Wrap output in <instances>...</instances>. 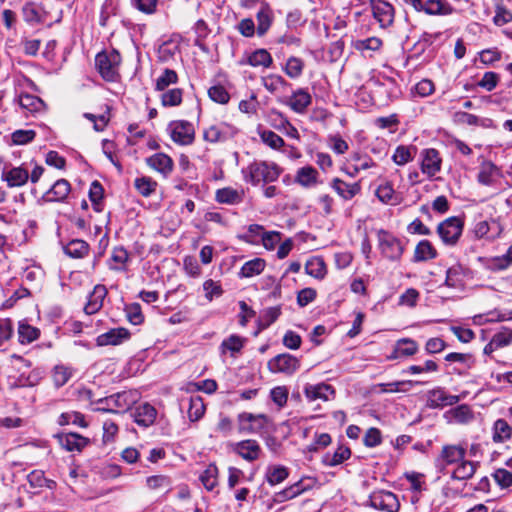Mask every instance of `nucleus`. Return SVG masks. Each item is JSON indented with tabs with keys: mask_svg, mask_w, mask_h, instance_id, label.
<instances>
[{
	"mask_svg": "<svg viewBox=\"0 0 512 512\" xmlns=\"http://www.w3.org/2000/svg\"><path fill=\"white\" fill-rule=\"evenodd\" d=\"M100 404L104 406L99 408L105 412H117V409L126 410L129 408L131 402L128 400L126 392L116 393L99 400Z\"/></svg>",
	"mask_w": 512,
	"mask_h": 512,
	"instance_id": "nucleus-16",
	"label": "nucleus"
},
{
	"mask_svg": "<svg viewBox=\"0 0 512 512\" xmlns=\"http://www.w3.org/2000/svg\"><path fill=\"white\" fill-rule=\"evenodd\" d=\"M19 341L24 343H31L39 337V330L28 324H20L18 328Z\"/></svg>",
	"mask_w": 512,
	"mask_h": 512,
	"instance_id": "nucleus-58",
	"label": "nucleus"
},
{
	"mask_svg": "<svg viewBox=\"0 0 512 512\" xmlns=\"http://www.w3.org/2000/svg\"><path fill=\"white\" fill-rule=\"evenodd\" d=\"M245 338L233 334L228 338L224 339L220 345L221 352L225 354L227 351H230L231 354L239 353L244 347Z\"/></svg>",
	"mask_w": 512,
	"mask_h": 512,
	"instance_id": "nucleus-45",
	"label": "nucleus"
},
{
	"mask_svg": "<svg viewBox=\"0 0 512 512\" xmlns=\"http://www.w3.org/2000/svg\"><path fill=\"white\" fill-rule=\"evenodd\" d=\"M157 410L149 403H143L137 406L132 412L134 421L144 428L151 426L156 419Z\"/></svg>",
	"mask_w": 512,
	"mask_h": 512,
	"instance_id": "nucleus-18",
	"label": "nucleus"
},
{
	"mask_svg": "<svg viewBox=\"0 0 512 512\" xmlns=\"http://www.w3.org/2000/svg\"><path fill=\"white\" fill-rule=\"evenodd\" d=\"M205 413V404L200 396H192L189 401L188 417L190 421H198Z\"/></svg>",
	"mask_w": 512,
	"mask_h": 512,
	"instance_id": "nucleus-49",
	"label": "nucleus"
},
{
	"mask_svg": "<svg viewBox=\"0 0 512 512\" xmlns=\"http://www.w3.org/2000/svg\"><path fill=\"white\" fill-rule=\"evenodd\" d=\"M137 191L144 197H149L156 191L157 182L147 176L138 177L134 181Z\"/></svg>",
	"mask_w": 512,
	"mask_h": 512,
	"instance_id": "nucleus-48",
	"label": "nucleus"
},
{
	"mask_svg": "<svg viewBox=\"0 0 512 512\" xmlns=\"http://www.w3.org/2000/svg\"><path fill=\"white\" fill-rule=\"evenodd\" d=\"M147 165L167 177L173 170V160L167 154L156 153L146 159Z\"/></svg>",
	"mask_w": 512,
	"mask_h": 512,
	"instance_id": "nucleus-22",
	"label": "nucleus"
},
{
	"mask_svg": "<svg viewBox=\"0 0 512 512\" xmlns=\"http://www.w3.org/2000/svg\"><path fill=\"white\" fill-rule=\"evenodd\" d=\"M478 462L462 460L460 464L454 469L451 477L456 480H467L473 477L476 472Z\"/></svg>",
	"mask_w": 512,
	"mask_h": 512,
	"instance_id": "nucleus-30",
	"label": "nucleus"
},
{
	"mask_svg": "<svg viewBox=\"0 0 512 512\" xmlns=\"http://www.w3.org/2000/svg\"><path fill=\"white\" fill-rule=\"evenodd\" d=\"M238 130L231 124L226 122H219L209 126L203 132V138L205 141L210 143L225 142L232 139Z\"/></svg>",
	"mask_w": 512,
	"mask_h": 512,
	"instance_id": "nucleus-7",
	"label": "nucleus"
},
{
	"mask_svg": "<svg viewBox=\"0 0 512 512\" xmlns=\"http://www.w3.org/2000/svg\"><path fill=\"white\" fill-rule=\"evenodd\" d=\"M418 351V344L415 340L410 338H402L397 341L395 347V357L399 356H412Z\"/></svg>",
	"mask_w": 512,
	"mask_h": 512,
	"instance_id": "nucleus-47",
	"label": "nucleus"
},
{
	"mask_svg": "<svg viewBox=\"0 0 512 512\" xmlns=\"http://www.w3.org/2000/svg\"><path fill=\"white\" fill-rule=\"evenodd\" d=\"M209 98L219 104H227L230 95L222 85H214L208 89Z\"/></svg>",
	"mask_w": 512,
	"mask_h": 512,
	"instance_id": "nucleus-60",
	"label": "nucleus"
},
{
	"mask_svg": "<svg viewBox=\"0 0 512 512\" xmlns=\"http://www.w3.org/2000/svg\"><path fill=\"white\" fill-rule=\"evenodd\" d=\"M242 174L245 182L257 186L260 182L270 183L276 181L281 174V170L274 163L254 161L242 169Z\"/></svg>",
	"mask_w": 512,
	"mask_h": 512,
	"instance_id": "nucleus-1",
	"label": "nucleus"
},
{
	"mask_svg": "<svg viewBox=\"0 0 512 512\" xmlns=\"http://www.w3.org/2000/svg\"><path fill=\"white\" fill-rule=\"evenodd\" d=\"M272 63L273 59L271 54L263 48L247 53L239 60L240 65H250L252 67L269 68Z\"/></svg>",
	"mask_w": 512,
	"mask_h": 512,
	"instance_id": "nucleus-13",
	"label": "nucleus"
},
{
	"mask_svg": "<svg viewBox=\"0 0 512 512\" xmlns=\"http://www.w3.org/2000/svg\"><path fill=\"white\" fill-rule=\"evenodd\" d=\"M215 199L221 204L236 205L243 201L244 190H237L231 187L221 188L216 191Z\"/></svg>",
	"mask_w": 512,
	"mask_h": 512,
	"instance_id": "nucleus-26",
	"label": "nucleus"
},
{
	"mask_svg": "<svg viewBox=\"0 0 512 512\" xmlns=\"http://www.w3.org/2000/svg\"><path fill=\"white\" fill-rule=\"evenodd\" d=\"M492 476L501 488H508L512 486V471L499 468L495 470Z\"/></svg>",
	"mask_w": 512,
	"mask_h": 512,
	"instance_id": "nucleus-64",
	"label": "nucleus"
},
{
	"mask_svg": "<svg viewBox=\"0 0 512 512\" xmlns=\"http://www.w3.org/2000/svg\"><path fill=\"white\" fill-rule=\"evenodd\" d=\"M178 81V75L176 71L165 68L162 74L157 78L155 89L157 91L165 90L169 85L175 84Z\"/></svg>",
	"mask_w": 512,
	"mask_h": 512,
	"instance_id": "nucleus-52",
	"label": "nucleus"
},
{
	"mask_svg": "<svg viewBox=\"0 0 512 512\" xmlns=\"http://www.w3.org/2000/svg\"><path fill=\"white\" fill-rule=\"evenodd\" d=\"M257 33L259 36H263L270 28L272 24V11L267 3L261 5L260 10L257 12Z\"/></svg>",
	"mask_w": 512,
	"mask_h": 512,
	"instance_id": "nucleus-33",
	"label": "nucleus"
},
{
	"mask_svg": "<svg viewBox=\"0 0 512 512\" xmlns=\"http://www.w3.org/2000/svg\"><path fill=\"white\" fill-rule=\"evenodd\" d=\"M71 186L66 179L57 180L54 185L44 194L43 198L48 202L63 201L70 193Z\"/></svg>",
	"mask_w": 512,
	"mask_h": 512,
	"instance_id": "nucleus-25",
	"label": "nucleus"
},
{
	"mask_svg": "<svg viewBox=\"0 0 512 512\" xmlns=\"http://www.w3.org/2000/svg\"><path fill=\"white\" fill-rule=\"evenodd\" d=\"M502 232V226L496 219L482 220L475 224L473 228V234L476 238H486L493 240L500 236Z\"/></svg>",
	"mask_w": 512,
	"mask_h": 512,
	"instance_id": "nucleus-12",
	"label": "nucleus"
},
{
	"mask_svg": "<svg viewBox=\"0 0 512 512\" xmlns=\"http://www.w3.org/2000/svg\"><path fill=\"white\" fill-rule=\"evenodd\" d=\"M512 427L504 419H498L493 425V441L502 443L511 438Z\"/></svg>",
	"mask_w": 512,
	"mask_h": 512,
	"instance_id": "nucleus-40",
	"label": "nucleus"
},
{
	"mask_svg": "<svg viewBox=\"0 0 512 512\" xmlns=\"http://www.w3.org/2000/svg\"><path fill=\"white\" fill-rule=\"evenodd\" d=\"M437 252L428 240L420 241L414 252V262H423L436 258Z\"/></svg>",
	"mask_w": 512,
	"mask_h": 512,
	"instance_id": "nucleus-34",
	"label": "nucleus"
},
{
	"mask_svg": "<svg viewBox=\"0 0 512 512\" xmlns=\"http://www.w3.org/2000/svg\"><path fill=\"white\" fill-rule=\"evenodd\" d=\"M304 62L298 57L288 58L284 71L292 79H296L302 75Z\"/></svg>",
	"mask_w": 512,
	"mask_h": 512,
	"instance_id": "nucleus-54",
	"label": "nucleus"
},
{
	"mask_svg": "<svg viewBox=\"0 0 512 512\" xmlns=\"http://www.w3.org/2000/svg\"><path fill=\"white\" fill-rule=\"evenodd\" d=\"M183 91L179 88L170 89L161 95L162 105L165 107L178 106L182 102Z\"/></svg>",
	"mask_w": 512,
	"mask_h": 512,
	"instance_id": "nucleus-55",
	"label": "nucleus"
},
{
	"mask_svg": "<svg viewBox=\"0 0 512 512\" xmlns=\"http://www.w3.org/2000/svg\"><path fill=\"white\" fill-rule=\"evenodd\" d=\"M303 391L309 401H328L335 394L334 388L326 383L306 384Z\"/></svg>",
	"mask_w": 512,
	"mask_h": 512,
	"instance_id": "nucleus-14",
	"label": "nucleus"
},
{
	"mask_svg": "<svg viewBox=\"0 0 512 512\" xmlns=\"http://www.w3.org/2000/svg\"><path fill=\"white\" fill-rule=\"evenodd\" d=\"M372 14L379 23L380 28L386 29L393 25L395 9L392 4L385 0H377L371 6Z\"/></svg>",
	"mask_w": 512,
	"mask_h": 512,
	"instance_id": "nucleus-10",
	"label": "nucleus"
},
{
	"mask_svg": "<svg viewBox=\"0 0 512 512\" xmlns=\"http://www.w3.org/2000/svg\"><path fill=\"white\" fill-rule=\"evenodd\" d=\"M497 171V167L492 162H484L478 173V182L482 185L490 186L493 184V176Z\"/></svg>",
	"mask_w": 512,
	"mask_h": 512,
	"instance_id": "nucleus-51",
	"label": "nucleus"
},
{
	"mask_svg": "<svg viewBox=\"0 0 512 512\" xmlns=\"http://www.w3.org/2000/svg\"><path fill=\"white\" fill-rule=\"evenodd\" d=\"M19 104L22 109L30 113H37L45 108L44 101L38 96L31 94H21L19 96Z\"/></svg>",
	"mask_w": 512,
	"mask_h": 512,
	"instance_id": "nucleus-35",
	"label": "nucleus"
},
{
	"mask_svg": "<svg viewBox=\"0 0 512 512\" xmlns=\"http://www.w3.org/2000/svg\"><path fill=\"white\" fill-rule=\"evenodd\" d=\"M259 135L262 142L272 149H280L282 146H284V140L271 130H263L259 133Z\"/></svg>",
	"mask_w": 512,
	"mask_h": 512,
	"instance_id": "nucleus-59",
	"label": "nucleus"
},
{
	"mask_svg": "<svg viewBox=\"0 0 512 512\" xmlns=\"http://www.w3.org/2000/svg\"><path fill=\"white\" fill-rule=\"evenodd\" d=\"M266 263L264 259L255 258L244 263L240 270V277L250 278L259 275L265 268Z\"/></svg>",
	"mask_w": 512,
	"mask_h": 512,
	"instance_id": "nucleus-41",
	"label": "nucleus"
},
{
	"mask_svg": "<svg viewBox=\"0 0 512 512\" xmlns=\"http://www.w3.org/2000/svg\"><path fill=\"white\" fill-rule=\"evenodd\" d=\"M466 456V448L461 445H444L436 459V465L443 471L448 465L462 461Z\"/></svg>",
	"mask_w": 512,
	"mask_h": 512,
	"instance_id": "nucleus-8",
	"label": "nucleus"
},
{
	"mask_svg": "<svg viewBox=\"0 0 512 512\" xmlns=\"http://www.w3.org/2000/svg\"><path fill=\"white\" fill-rule=\"evenodd\" d=\"M103 187L98 181L92 182L89 189V199L92 202L95 211L100 212L102 210L101 200L103 198Z\"/></svg>",
	"mask_w": 512,
	"mask_h": 512,
	"instance_id": "nucleus-57",
	"label": "nucleus"
},
{
	"mask_svg": "<svg viewBox=\"0 0 512 512\" xmlns=\"http://www.w3.org/2000/svg\"><path fill=\"white\" fill-rule=\"evenodd\" d=\"M369 504L371 507L384 512H398L400 509V502L397 496L385 490L374 491L369 497Z\"/></svg>",
	"mask_w": 512,
	"mask_h": 512,
	"instance_id": "nucleus-5",
	"label": "nucleus"
},
{
	"mask_svg": "<svg viewBox=\"0 0 512 512\" xmlns=\"http://www.w3.org/2000/svg\"><path fill=\"white\" fill-rule=\"evenodd\" d=\"M420 382H415L412 380H404V381H395L390 383H381L379 384V388L381 392H406L408 391L414 384H419Z\"/></svg>",
	"mask_w": 512,
	"mask_h": 512,
	"instance_id": "nucleus-50",
	"label": "nucleus"
},
{
	"mask_svg": "<svg viewBox=\"0 0 512 512\" xmlns=\"http://www.w3.org/2000/svg\"><path fill=\"white\" fill-rule=\"evenodd\" d=\"M107 289L104 285L98 284L89 294L88 302L84 307V311L88 315L97 313L103 306V301L107 296Z\"/></svg>",
	"mask_w": 512,
	"mask_h": 512,
	"instance_id": "nucleus-20",
	"label": "nucleus"
},
{
	"mask_svg": "<svg viewBox=\"0 0 512 512\" xmlns=\"http://www.w3.org/2000/svg\"><path fill=\"white\" fill-rule=\"evenodd\" d=\"M170 136L175 143L189 145L194 141L195 131L188 121H174L169 124Z\"/></svg>",
	"mask_w": 512,
	"mask_h": 512,
	"instance_id": "nucleus-9",
	"label": "nucleus"
},
{
	"mask_svg": "<svg viewBox=\"0 0 512 512\" xmlns=\"http://www.w3.org/2000/svg\"><path fill=\"white\" fill-rule=\"evenodd\" d=\"M379 249L381 254L391 260L398 261L402 257L404 246L401 241L383 229L379 230L377 233Z\"/></svg>",
	"mask_w": 512,
	"mask_h": 512,
	"instance_id": "nucleus-3",
	"label": "nucleus"
},
{
	"mask_svg": "<svg viewBox=\"0 0 512 512\" xmlns=\"http://www.w3.org/2000/svg\"><path fill=\"white\" fill-rule=\"evenodd\" d=\"M299 367V359L288 353L279 354L268 362V369L272 373L292 375L299 369Z\"/></svg>",
	"mask_w": 512,
	"mask_h": 512,
	"instance_id": "nucleus-6",
	"label": "nucleus"
},
{
	"mask_svg": "<svg viewBox=\"0 0 512 512\" xmlns=\"http://www.w3.org/2000/svg\"><path fill=\"white\" fill-rule=\"evenodd\" d=\"M331 186L345 200L352 199L361 189L358 183L349 184L339 178L333 179Z\"/></svg>",
	"mask_w": 512,
	"mask_h": 512,
	"instance_id": "nucleus-28",
	"label": "nucleus"
},
{
	"mask_svg": "<svg viewBox=\"0 0 512 512\" xmlns=\"http://www.w3.org/2000/svg\"><path fill=\"white\" fill-rule=\"evenodd\" d=\"M234 451L247 461L259 458L261 448L256 440L248 439L235 444Z\"/></svg>",
	"mask_w": 512,
	"mask_h": 512,
	"instance_id": "nucleus-23",
	"label": "nucleus"
},
{
	"mask_svg": "<svg viewBox=\"0 0 512 512\" xmlns=\"http://www.w3.org/2000/svg\"><path fill=\"white\" fill-rule=\"evenodd\" d=\"M288 475V469L284 466H269L266 471V480L270 485L274 486L286 480Z\"/></svg>",
	"mask_w": 512,
	"mask_h": 512,
	"instance_id": "nucleus-44",
	"label": "nucleus"
},
{
	"mask_svg": "<svg viewBox=\"0 0 512 512\" xmlns=\"http://www.w3.org/2000/svg\"><path fill=\"white\" fill-rule=\"evenodd\" d=\"M2 179L7 182L9 187H19L24 185L29 179V173L22 167H14L2 173Z\"/></svg>",
	"mask_w": 512,
	"mask_h": 512,
	"instance_id": "nucleus-27",
	"label": "nucleus"
},
{
	"mask_svg": "<svg viewBox=\"0 0 512 512\" xmlns=\"http://www.w3.org/2000/svg\"><path fill=\"white\" fill-rule=\"evenodd\" d=\"M308 489V487L303 485V481H298L294 483L293 485L283 489L282 491L275 494L274 500L276 502H284L290 499H293L303 492H305Z\"/></svg>",
	"mask_w": 512,
	"mask_h": 512,
	"instance_id": "nucleus-37",
	"label": "nucleus"
},
{
	"mask_svg": "<svg viewBox=\"0 0 512 512\" xmlns=\"http://www.w3.org/2000/svg\"><path fill=\"white\" fill-rule=\"evenodd\" d=\"M130 338V332L126 328H114L109 331L100 334L96 343L98 346H107V345H119L125 342Z\"/></svg>",
	"mask_w": 512,
	"mask_h": 512,
	"instance_id": "nucleus-15",
	"label": "nucleus"
},
{
	"mask_svg": "<svg viewBox=\"0 0 512 512\" xmlns=\"http://www.w3.org/2000/svg\"><path fill=\"white\" fill-rule=\"evenodd\" d=\"M351 456V450L347 446H339L334 453H326L323 457V463L326 466L334 467L342 464Z\"/></svg>",
	"mask_w": 512,
	"mask_h": 512,
	"instance_id": "nucleus-31",
	"label": "nucleus"
},
{
	"mask_svg": "<svg viewBox=\"0 0 512 512\" xmlns=\"http://www.w3.org/2000/svg\"><path fill=\"white\" fill-rule=\"evenodd\" d=\"M453 122L458 125H469V126H477L479 125L480 119L478 116L474 114H470L464 111H457L452 116Z\"/></svg>",
	"mask_w": 512,
	"mask_h": 512,
	"instance_id": "nucleus-63",
	"label": "nucleus"
},
{
	"mask_svg": "<svg viewBox=\"0 0 512 512\" xmlns=\"http://www.w3.org/2000/svg\"><path fill=\"white\" fill-rule=\"evenodd\" d=\"M121 61L120 53L112 49L111 51L99 52L95 57V66L105 81L116 82L120 78L119 67Z\"/></svg>",
	"mask_w": 512,
	"mask_h": 512,
	"instance_id": "nucleus-2",
	"label": "nucleus"
},
{
	"mask_svg": "<svg viewBox=\"0 0 512 512\" xmlns=\"http://www.w3.org/2000/svg\"><path fill=\"white\" fill-rule=\"evenodd\" d=\"M318 172L312 166H305L298 169L295 182L303 187H309L317 182Z\"/></svg>",
	"mask_w": 512,
	"mask_h": 512,
	"instance_id": "nucleus-38",
	"label": "nucleus"
},
{
	"mask_svg": "<svg viewBox=\"0 0 512 512\" xmlns=\"http://www.w3.org/2000/svg\"><path fill=\"white\" fill-rule=\"evenodd\" d=\"M60 445L69 452H80L88 443L89 439L77 433L59 434Z\"/></svg>",
	"mask_w": 512,
	"mask_h": 512,
	"instance_id": "nucleus-21",
	"label": "nucleus"
},
{
	"mask_svg": "<svg viewBox=\"0 0 512 512\" xmlns=\"http://www.w3.org/2000/svg\"><path fill=\"white\" fill-rule=\"evenodd\" d=\"M57 423L61 426L73 424L82 428H86L88 423L82 413L77 411L65 412L58 417Z\"/></svg>",
	"mask_w": 512,
	"mask_h": 512,
	"instance_id": "nucleus-46",
	"label": "nucleus"
},
{
	"mask_svg": "<svg viewBox=\"0 0 512 512\" xmlns=\"http://www.w3.org/2000/svg\"><path fill=\"white\" fill-rule=\"evenodd\" d=\"M305 271L308 275L317 278L323 279L326 275V265L322 258L313 257L309 259L305 264Z\"/></svg>",
	"mask_w": 512,
	"mask_h": 512,
	"instance_id": "nucleus-42",
	"label": "nucleus"
},
{
	"mask_svg": "<svg viewBox=\"0 0 512 512\" xmlns=\"http://www.w3.org/2000/svg\"><path fill=\"white\" fill-rule=\"evenodd\" d=\"M412 152H415V148L398 146L392 159L397 165H404L413 159Z\"/></svg>",
	"mask_w": 512,
	"mask_h": 512,
	"instance_id": "nucleus-62",
	"label": "nucleus"
},
{
	"mask_svg": "<svg viewBox=\"0 0 512 512\" xmlns=\"http://www.w3.org/2000/svg\"><path fill=\"white\" fill-rule=\"evenodd\" d=\"M218 469L215 465H209L201 474L200 481L208 491H212L218 484Z\"/></svg>",
	"mask_w": 512,
	"mask_h": 512,
	"instance_id": "nucleus-53",
	"label": "nucleus"
},
{
	"mask_svg": "<svg viewBox=\"0 0 512 512\" xmlns=\"http://www.w3.org/2000/svg\"><path fill=\"white\" fill-rule=\"evenodd\" d=\"M311 102L312 97L310 93L303 88H299L294 91L290 98L284 103L288 105L294 112L302 114L306 111Z\"/></svg>",
	"mask_w": 512,
	"mask_h": 512,
	"instance_id": "nucleus-19",
	"label": "nucleus"
},
{
	"mask_svg": "<svg viewBox=\"0 0 512 512\" xmlns=\"http://www.w3.org/2000/svg\"><path fill=\"white\" fill-rule=\"evenodd\" d=\"M441 159L436 149H426L422 152L421 170L429 177H433L440 171Z\"/></svg>",
	"mask_w": 512,
	"mask_h": 512,
	"instance_id": "nucleus-17",
	"label": "nucleus"
},
{
	"mask_svg": "<svg viewBox=\"0 0 512 512\" xmlns=\"http://www.w3.org/2000/svg\"><path fill=\"white\" fill-rule=\"evenodd\" d=\"M240 430L248 433H261L269 423V418L264 414L241 413L239 415Z\"/></svg>",
	"mask_w": 512,
	"mask_h": 512,
	"instance_id": "nucleus-11",
	"label": "nucleus"
},
{
	"mask_svg": "<svg viewBox=\"0 0 512 512\" xmlns=\"http://www.w3.org/2000/svg\"><path fill=\"white\" fill-rule=\"evenodd\" d=\"M465 269L462 265L451 266L446 272L445 285L450 288H459L463 285Z\"/></svg>",
	"mask_w": 512,
	"mask_h": 512,
	"instance_id": "nucleus-36",
	"label": "nucleus"
},
{
	"mask_svg": "<svg viewBox=\"0 0 512 512\" xmlns=\"http://www.w3.org/2000/svg\"><path fill=\"white\" fill-rule=\"evenodd\" d=\"M512 22V12L508 10L502 2L495 5V15L493 17V23L496 26H503Z\"/></svg>",
	"mask_w": 512,
	"mask_h": 512,
	"instance_id": "nucleus-56",
	"label": "nucleus"
},
{
	"mask_svg": "<svg viewBox=\"0 0 512 512\" xmlns=\"http://www.w3.org/2000/svg\"><path fill=\"white\" fill-rule=\"evenodd\" d=\"M463 230V221L459 217H449L437 227V233L447 245H454L460 238Z\"/></svg>",
	"mask_w": 512,
	"mask_h": 512,
	"instance_id": "nucleus-4",
	"label": "nucleus"
},
{
	"mask_svg": "<svg viewBox=\"0 0 512 512\" xmlns=\"http://www.w3.org/2000/svg\"><path fill=\"white\" fill-rule=\"evenodd\" d=\"M377 198L385 203L390 205H397L400 203L399 197L395 194L393 186L390 182H385L384 184L379 185L376 189Z\"/></svg>",
	"mask_w": 512,
	"mask_h": 512,
	"instance_id": "nucleus-39",
	"label": "nucleus"
},
{
	"mask_svg": "<svg viewBox=\"0 0 512 512\" xmlns=\"http://www.w3.org/2000/svg\"><path fill=\"white\" fill-rule=\"evenodd\" d=\"M262 84L270 93L285 92L290 86L282 76L276 74L263 77Z\"/></svg>",
	"mask_w": 512,
	"mask_h": 512,
	"instance_id": "nucleus-32",
	"label": "nucleus"
},
{
	"mask_svg": "<svg viewBox=\"0 0 512 512\" xmlns=\"http://www.w3.org/2000/svg\"><path fill=\"white\" fill-rule=\"evenodd\" d=\"M147 486L152 490H165L168 491L171 486V481L167 476L154 475L146 480Z\"/></svg>",
	"mask_w": 512,
	"mask_h": 512,
	"instance_id": "nucleus-61",
	"label": "nucleus"
},
{
	"mask_svg": "<svg viewBox=\"0 0 512 512\" xmlns=\"http://www.w3.org/2000/svg\"><path fill=\"white\" fill-rule=\"evenodd\" d=\"M454 8L447 0H425L423 3L422 12L430 16H445L450 15Z\"/></svg>",
	"mask_w": 512,
	"mask_h": 512,
	"instance_id": "nucleus-24",
	"label": "nucleus"
},
{
	"mask_svg": "<svg viewBox=\"0 0 512 512\" xmlns=\"http://www.w3.org/2000/svg\"><path fill=\"white\" fill-rule=\"evenodd\" d=\"M64 253L71 258H84L89 252V245L81 239H73L63 247Z\"/></svg>",
	"mask_w": 512,
	"mask_h": 512,
	"instance_id": "nucleus-29",
	"label": "nucleus"
},
{
	"mask_svg": "<svg viewBox=\"0 0 512 512\" xmlns=\"http://www.w3.org/2000/svg\"><path fill=\"white\" fill-rule=\"evenodd\" d=\"M73 369L69 366L59 364L53 368L52 379L57 388L64 386L72 377Z\"/></svg>",
	"mask_w": 512,
	"mask_h": 512,
	"instance_id": "nucleus-43",
	"label": "nucleus"
}]
</instances>
